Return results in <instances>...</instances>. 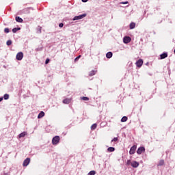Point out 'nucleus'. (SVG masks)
Here are the masks:
<instances>
[{
    "mask_svg": "<svg viewBox=\"0 0 175 175\" xmlns=\"http://www.w3.org/2000/svg\"><path fill=\"white\" fill-rule=\"evenodd\" d=\"M86 16H87V14H83L81 15L75 16L72 20H73V21H76V20H81V19L84 18V17H86Z\"/></svg>",
    "mask_w": 175,
    "mask_h": 175,
    "instance_id": "f257e3e1",
    "label": "nucleus"
},
{
    "mask_svg": "<svg viewBox=\"0 0 175 175\" xmlns=\"http://www.w3.org/2000/svg\"><path fill=\"white\" fill-rule=\"evenodd\" d=\"M24 57V53L23 52H19L16 54V58L17 61H21L23 58Z\"/></svg>",
    "mask_w": 175,
    "mask_h": 175,
    "instance_id": "f03ea898",
    "label": "nucleus"
},
{
    "mask_svg": "<svg viewBox=\"0 0 175 175\" xmlns=\"http://www.w3.org/2000/svg\"><path fill=\"white\" fill-rule=\"evenodd\" d=\"M59 143V136H55L52 139V144L53 145L58 144Z\"/></svg>",
    "mask_w": 175,
    "mask_h": 175,
    "instance_id": "7ed1b4c3",
    "label": "nucleus"
},
{
    "mask_svg": "<svg viewBox=\"0 0 175 175\" xmlns=\"http://www.w3.org/2000/svg\"><path fill=\"white\" fill-rule=\"evenodd\" d=\"M136 148H137V146L136 145L133 146L129 151L130 155H133L135 154V152L136 151Z\"/></svg>",
    "mask_w": 175,
    "mask_h": 175,
    "instance_id": "20e7f679",
    "label": "nucleus"
},
{
    "mask_svg": "<svg viewBox=\"0 0 175 175\" xmlns=\"http://www.w3.org/2000/svg\"><path fill=\"white\" fill-rule=\"evenodd\" d=\"M135 65L137 68H142V66H143V59H139V60H137L135 63Z\"/></svg>",
    "mask_w": 175,
    "mask_h": 175,
    "instance_id": "39448f33",
    "label": "nucleus"
},
{
    "mask_svg": "<svg viewBox=\"0 0 175 175\" xmlns=\"http://www.w3.org/2000/svg\"><path fill=\"white\" fill-rule=\"evenodd\" d=\"M145 151H146V148H144V147H139L137 150V154L140 155L143 154V152H144Z\"/></svg>",
    "mask_w": 175,
    "mask_h": 175,
    "instance_id": "423d86ee",
    "label": "nucleus"
},
{
    "mask_svg": "<svg viewBox=\"0 0 175 175\" xmlns=\"http://www.w3.org/2000/svg\"><path fill=\"white\" fill-rule=\"evenodd\" d=\"M131 40H132V39H131V37H129V36H125V37L123 38V42H124V43H125V44H128V43L131 42Z\"/></svg>",
    "mask_w": 175,
    "mask_h": 175,
    "instance_id": "0eeeda50",
    "label": "nucleus"
},
{
    "mask_svg": "<svg viewBox=\"0 0 175 175\" xmlns=\"http://www.w3.org/2000/svg\"><path fill=\"white\" fill-rule=\"evenodd\" d=\"M29 162H31V159L27 158L26 159L24 160L23 166H28V165H29Z\"/></svg>",
    "mask_w": 175,
    "mask_h": 175,
    "instance_id": "6e6552de",
    "label": "nucleus"
},
{
    "mask_svg": "<svg viewBox=\"0 0 175 175\" xmlns=\"http://www.w3.org/2000/svg\"><path fill=\"white\" fill-rule=\"evenodd\" d=\"M30 10H33V8H27L23 9V12H25L26 14H28L30 13Z\"/></svg>",
    "mask_w": 175,
    "mask_h": 175,
    "instance_id": "1a4fd4ad",
    "label": "nucleus"
},
{
    "mask_svg": "<svg viewBox=\"0 0 175 175\" xmlns=\"http://www.w3.org/2000/svg\"><path fill=\"white\" fill-rule=\"evenodd\" d=\"M70 102H72V98H65L63 100V103H64V105H69Z\"/></svg>",
    "mask_w": 175,
    "mask_h": 175,
    "instance_id": "9d476101",
    "label": "nucleus"
},
{
    "mask_svg": "<svg viewBox=\"0 0 175 175\" xmlns=\"http://www.w3.org/2000/svg\"><path fill=\"white\" fill-rule=\"evenodd\" d=\"M165 58H167V53H163L160 55V59H165Z\"/></svg>",
    "mask_w": 175,
    "mask_h": 175,
    "instance_id": "9b49d317",
    "label": "nucleus"
},
{
    "mask_svg": "<svg viewBox=\"0 0 175 175\" xmlns=\"http://www.w3.org/2000/svg\"><path fill=\"white\" fill-rule=\"evenodd\" d=\"M132 167H139V162L137 161H133L131 163Z\"/></svg>",
    "mask_w": 175,
    "mask_h": 175,
    "instance_id": "f8f14e48",
    "label": "nucleus"
},
{
    "mask_svg": "<svg viewBox=\"0 0 175 175\" xmlns=\"http://www.w3.org/2000/svg\"><path fill=\"white\" fill-rule=\"evenodd\" d=\"M15 20L17 23H23V18H20V16H16Z\"/></svg>",
    "mask_w": 175,
    "mask_h": 175,
    "instance_id": "ddd939ff",
    "label": "nucleus"
},
{
    "mask_svg": "<svg viewBox=\"0 0 175 175\" xmlns=\"http://www.w3.org/2000/svg\"><path fill=\"white\" fill-rule=\"evenodd\" d=\"M96 70H92L89 73V76H95L96 75Z\"/></svg>",
    "mask_w": 175,
    "mask_h": 175,
    "instance_id": "4468645a",
    "label": "nucleus"
},
{
    "mask_svg": "<svg viewBox=\"0 0 175 175\" xmlns=\"http://www.w3.org/2000/svg\"><path fill=\"white\" fill-rule=\"evenodd\" d=\"M42 117H44V111H41L38 116V118H42Z\"/></svg>",
    "mask_w": 175,
    "mask_h": 175,
    "instance_id": "2eb2a0df",
    "label": "nucleus"
},
{
    "mask_svg": "<svg viewBox=\"0 0 175 175\" xmlns=\"http://www.w3.org/2000/svg\"><path fill=\"white\" fill-rule=\"evenodd\" d=\"M135 27H136V23H135L133 22L130 23V29H133L135 28Z\"/></svg>",
    "mask_w": 175,
    "mask_h": 175,
    "instance_id": "dca6fc26",
    "label": "nucleus"
},
{
    "mask_svg": "<svg viewBox=\"0 0 175 175\" xmlns=\"http://www.w3.org/2000/svg\"><path fill=\"white\" fill-rule=\"evenodd\" d=\"M106 57H107V58H111V57H113V53H111V52H108V53L106 54Z\"/></svg>",
    "mask_w": 175,
    "mask_h": 175,
    "instance_id": "f3484780",
    "label": "nucleus"
},
{
    "mask_svg": "<svg viewBox=\"0 0 175 175\" xmlns=\"http://www.w3.org/2000/svg\"><path fill=\"white\" fill-rule=\"evenodd\" d=\"M126 121H128V117L126 116H123L121 119V122H126Z\"/></svg>",
    "mask_w": 175,
    "mask_h": 175,
    "instance_id": "a211bd4d",
    "label": "nucleus"
},
{
    "mask_svg": "<svg viewBox=\"0 0 175 175\" xmlns=\"http://www.w3.org/2000/svg\"><path fill=\"white\" fill-rule=\"evenodd\" d=\"M96 126H98V125L96 124V123L93 124L91 126V129H92V131H95V129H96Z\"/></svg>",
    "mask_w": 175,
    "mask_h": 175,
    "instance_id": "6ab92c4d",
    "label": "nucleus"
},
{
    "mask_svg": "<svg viewBox=\"0 0 175 175\" xmlns=\"http://www.w3.org/2000/svg\"><path fill=\"white\" fill-rule=\"evenodd\" d=\"M21 29V28H20V27H15V28H14L13 29H12V32L14 33H16V32H17V31H20Z\"/></svg>",
    "mask_w": 175,
    "mask_h": 175,
    "instance_id": "aec40b11",
    "label": "nucleus"
},
{
    "mask_svg": "<svg viewBox=\"0 0 175 175\" xmlns=\"http://www.w3.org/2000/svg\"><path fill=\"white\" fill-rule=\"evenodd\" d=\"M165 165V161L161 160L158 164V166H163Z\"/></svg>",
    "mask_w": 175,
    "mask_h": 175,
    "instance_id": "412c9836",
    "label": "nucleus"
},
{
    "mask_svg": "<svg viewBox=\"0 0 175 175\" xmlns=\"http://www.w3.org/2000/svg\"><path fill=\"white\" fill-rule=\"evenodd\" d=\"M81 100H90V98L85 97V96H82L81 97Z\"/></svg>",
    "mask_w": 175,
    "mask_h": 175,
    "instance_id": "4be33fe9",
    "label": "nucleus"
},
{
    "mask_svg": "<svg viewBox=\"0 0 175 175\" xmlns=\"http://www.w3.org/2000/svg\"><path fill=\"white\" fill-rule=\"evenodd\" d=\"M115 148L113 147H109L108 148L107 150L109 152H113L114 151Z\"/></svg>",
    "mask_w": 175,
    "mask_h": 175,
    "instance_id": "5701e85b",
    "label": "nucleus"
},
{
    "mask_svg": "<svg viewBox=\"0 0 175 175\" xmlns=\"http://www.w3.org/2000/svg\"><path fill=\"white\" fill-rule=\"evenodd\" d=\"M95 174H96V172H95V171H90V172L88 174V175H95Z\"/></svg>",
    "mask_w": 175,
    "mask_h": 175,
    "instance_id": "b1692460",
    "label": "nucleus"
},
{
    "mask_svg": "<svg viewBox=\"0 0 175 175\" xmlns=\"http://www.w3.org/2000/svg\"><path fill=\"white\" fill-rule=\"evenodd\" d=\"M3 98L5 100H8V99H9V94H4Z\"/></svg>",
    "mask_w": 175,
    "mask_h": 175,
    "instance_id": "393cba45",
    "label": "nucleus"
},
{
    "mask_svg": "<svg viewBox=\"0 0 175 175\" xmlns=\"http://www.w3.org/2000/svg\"><path fill=\"white\" fill-rule=\"evenodd\" d=\"M7 46H11L12 45V40H9L6 42Z\"/></svg>",
    "mask_w": 175,
    "mask_h": 175,
    "instance_id": "a878e982",
    "label": "nucleus"
},
{
    "mask_svg": "<svg viewBox=\"0 0 175 175\" xmlns=\"http://www.w3.org/2000/svg\"><path fill=\"white\" fill-rule=\"evenodd\" d=\"M80 58H81V55H79L78 57H77L75 59V62H77V61H79V59H80Z\"/></svg>",
    "mask_w": 175,
    "mask_h": 175,
    "instance_id": "bb28decb",
    "label": "nucleus"
},
{
    "mask_svg": "<svg viewBox=\"0 0 175 175\" xmlns=\"http://www.w3.org/2000/svg\"><path fill=\"white\" fill-rule=\"evenodd\" d=\"M4 32H5V33H9V32H10L9 28H5V29H4Z\"/></svg>",
    "mask_w": 175,
    "mask_h": 175,
    "instance_id": "cd10ccee",
    "label": "nucleus"
},
{
    "mask_svg": "<svg viewBox=\"0 0 175 175\" xmlns=\"http://www.w3.org/2000/svg\"><path fill=\"white\" fill-rule=\"evenodd\" d=\"M24 136H25V133H21L19 135V137H24Z\"/></svg>",
    "mask_w": 175,
    "mask_h": 175,
    "instance_id": "c85d7f7f",
    "label": "nucleus"
},
{
    "mask_svg": "<svg viewBox=\"0 0 175 175\" xmlns=\"http://www.w3.org/2000/svg\"><path fill=\"white\" fill-rule=\"evenodd\" d=\"M113 142H118V137H114V138L111 140V143H113Z\"/></svg>",
    "mask_w": 175,
    "mask_h": 175,
    "instance_id": "c756f323",
    "label": "nucleus"
},
{
    "mask_svg": "<svg viewBox=\"0 0 175 175\" xmlns=\"http://www.w3.org/2000/svg\"><path fill=\"white\" fill-rule=\"evenodd\" d=\"M49 62H50V59H46L45 61V64L47 65V64H49Z\"/></svg>",
    "mask_w": 175,
    "mask_h": 175,
    "instance_id": "7c9ffc66",
    "label": "nucleus"
},
{
    "mask_svg": "<svg viewBox=\"0 0 175 175\" xmlns=\"http://www.w3.org/2000/svg\"><path fill=\"white\" fill-rule=\"evenodd\" d=\"M126 163L127 165H132V162L131 161V160H128Z\"/></svg>",
    "mask_w": 175,
    "mask_h": 175,
    "instance_id": "2f4dec72",
    "label": "nucleus"
},
{
    "mask_svg": "<svg viewBox=\"0 0 175 175\" xmlns=\"http://www.w3.org/2000/svg\"><path fill=\"white\" fill-rule=\"evenodd\" d=\"M59 28H62L64 27V23H59Z\"/></svg>",
    "mask_w": 175,
    "mask_h": 175,
    "instance_id": "473e14b6",
    "label": "nucleus"
},
{
    "mask_svg": "<svg viewBox=\"0 0 175 175\" xmlns=\"http://www.w3.org/2000/svg\"><path fill=\"white\" fill-rule=\"evenodd\" d=\"M128 3V1H125V2H121L120 4L122 5H126Z\"/></svg>",
    "mask_w": 175,
    "mask_h": 175,
    "instance_id": "72a5a7b5",
    "label": "nucleus"
},
{
    "mask_svg": "<svg viewBox=\"0 0 175 175\" xmlns=\"http://www.w3.org/2000/svg\"><path fill=\"white\" fill-rule=\"evenodd\" d=\"M2 100H3V98L1 97L0 98V102H2Z\"/></svg>",
    "mask_w": 175,
    "mask_h": 175,
    "instance_id": "f704fd0d",
    "label": "nucleus"
},
{
    "mask_svg": "<svg viewBox=\"0 0 175 175\" xmlns=\"http://www.w3.org/2000/svg\"><path fill=\"white\" fill-rule=\"evenodd\" d=\"M82 2H88V0H82Z\"/></svg>",
    "mask_w": 175,
    "mask_h": 175,
    "instance_id": "c9c22d12",
    "label": "nucleus"
}]
</instances>
